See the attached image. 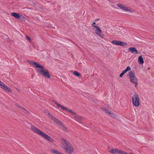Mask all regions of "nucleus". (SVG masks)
Wrapping results in <instances>:
<instances>
[{"label":"nucleus","instance_id":"15","mask_svg":"<svg viewBox=\"0 0 154 154\" xmlns=\"http://www.w3.org/2000/svg\"><path fill=\"white\" fill-rule=\"evenodd\" d=\"M138 62L140 64H143L144 62L142 56H140L138 58Z\"/></svg>","mask_w":154,"mask_h":154},{"label":"nucleus","instance_id":"23","mask_svg":"<svg viewBox=\"0 0 154 154\" xmlns=\"http://www.w3.org/2000/svg\"><path fill=\"white\" fill-rule=\"evenodd\" d=\"M127 44L126 43L123 42L122 41H120L119 45L124 46L127 45Z\"/></svg>","mask_w":154,"mask_h":154},{"label":"nucleus","instance_id":"42","mask_svg":"<svg viewBox=\"0 0 154 154\" xmlns=\"http://www.w3.org/2000/svg\"><path fill=\"white\" fill-rule=\"evenodd\" d=\"M96 131H98V132H99V131H97V130H95Z\"/></svg>","mask_w":154,"mask_h":154},{"label":"nucleus","instance_id":"7","mask_svg":"<svg viewBox=\"0 0 154 154\" xmlns=\"http://www.w3.org/2000/svg\"><path fill=\"white\" fill-rule=\"evenodd\" d=\"M116 5L119 8L123 10L124 11H128L131 12H132V11H131L129 9L127 8L124 5H123L121 4H117Z\"/></svg>","mask_w":154,"mask_h":154},{"label":"nucleus","instance_id":"17","mask_svg":"<svg viewBox=\"0 0 154 154\" xmlns=\"http://www.w3.org/2000/svg\"><path fill=\"white\" fill-rule=\"evenodd\" d=\"M74 118L75 120L79 121L81 120L82 117L79 115H77L74 116Z\"/></svg>","mask_w":154,"mask_h":154},{"label":"nucleus","instance_id":"27","mask_svg":"<svg viewBox=\"0 0 154 154\" xmlns=\"http://www.w3.org/2000/svg\"><path fill=\"white\" fill-rule=\"evenodd\" d=\"M26 38L27 40H28L30 42H31V39L28 35H26Z\"/></svg>","mask_w":154,"mask_h":154},{"label":"nucleus","instance_id":"18","mask_svg":"<svg viewBox=\"0 0 154 154\" xmlns=\"http://www.w3.org/2000/svg\"><path fill=\"white\" fill-rule=\"evenodd\" d=\"M60 126L61 127V128H62L64 131L66 132H68V130L65 125H63V123H62V124H61Z\"/></svg>","mask_w":154,"mask_h":154},{"label":"nucleus","instance_id":"5","mask_svg":"<svg viewBox=\"0 0 154 154\" xmlns=\"http://www.w3.org/2000/svg\"><path fill=\"white\" fill-rule=\"evenodd\" d=\"M11 15L16 18L22 21H25L26 18L22 15L15 12L11 13Z\"/></svg>","mask_w":154,"mask_h":154},{"label":"nucleus","instance_id":"35","mask_svg":"<svg viewBox=\"0 0 154 154\" xmlns=\"http://www.w3.org/2000/svg\"><path fill=\"white\" fill-rule=\"evenodd\" d=\"M23 109V110L25 111V110H26V109H25L24 108H23V109Z\"/></svg>","mask_w":154,"mask_h":154},{"label":"nucleus","instance_id":"1","mask_svg":"<svg viewBox=\"0 0 154 154\" xmlns=\"http://www.w3.org/2000/svg\"><path fill=\"white\" fill-rule=\"evenodd\" d=\"M28 62L35 68L36 71L40 74H42L45 77H50L48 70L45 69L43 66L39 64L38 63L32 61H28Z\"/></svg>","mask_w":154,"mask_h":154},{"label":"nucleus","instance_id":"34","mask_svg":"<svg viewBox=\"0 0 154 154\" xmlns=\"http://www.w3.org/2000/svg\"><path fill=\"white\" fill-rule=\"evenodd\" d=\"M48 112H49L47 110L45 111V113H48Z\"/></svg>","mask_w":154,"mask_h":154},{"label":"nucleus","instance_id":"29","mask_svg":"<svg viewBox=\"0 0 154 154\" xmlns=\"http://www.w3.org/2000/svg\"><path fill=\"white\" fill-rule=\"evenodd\" d=\"M92 26L94 28H96V29L98 27V26H97L96 25H92Z\"/></svg>","mask_w":154,"mask_h":154},{"label":"nucleus","instance_id":"38","mask_svg":"<svg viewBox=\"0 0 154 154\" xmlns=\"http://www.w3.org/2000/svg\"><path fill=\"white\" fill-rule=\"evenodd\" d=\"M16 106H17V105H16ZM17 106L19 108V106H20L18 105H17Z\"/></svg>","mask_w":154,"mask_h":154},{"label":"nucleus","instance_id":"21","mask_svg":"<svg viewBox=\"0 0 154 154\" xmlns=\"http://www.w3.org/2000/svg\"><path fill=\"white\" fill-rule=\"evenodd\" d=\"M56 105H57V106L58 107V108H59V107H61V109H62L64 110L65 107L64 106H63L61 105V104H59V103H56Z\"/></svg>","mask_w":154,"mask_h":154},{"label":"nucleus","instance_id":"25","mask_svg":"<svg viewBox=\"0 0 154 154\" xmlns=\"http://www.w3.org/2000/svg\"><path fill=\"white\" fill-rule=\"evenodd\" d=\"M64 110H66L69 112L71 113L72 112V110L71 109H69L67 108H66L65 107Z\"/></svg>","mask_w":154,"mask_h":154},{"label":"nucleus","instance_id":"39","mask_svg":"<svg viewBox=\"0 0 154 154\" xmlns=\"http://www.w3.org/2000/svg\"><path fill=\"white\" fill-rule=\"evenodd\" d=\"M149 69H150V68L149 67H148L147 68V69H148V70Z\"/></svg>","mask_w":154,"mask_h":154},{"label":"nucleus","instance_id":"24","mask_svg":"<svg viewBox=\"0 0 154 154\" xmlns=\"http://www.w3.org/2000/svg\"><path fill=\"white\" fill-rule=\"evenodd\" d=\"M100 109L102 110L103 111H104L106 113L108 114V112H109V110L108 109H106L105 108H104L102 107H100Z\"/></svg>","mask_w":154,"mask_h":154},{"label":"nucleus","instance_id":"10","mask_svg":"<svg viewBox=\"0 0 154 154\" xmlns=\"http://www.w3.org/2000/svg\"><path fill=\"white\" fill-rule=\"evenodd\" d=\"M131 69V68L129 66H128L127 68L123 71L121 74L120 75L119 77H122L123 75L128 71Z\"/></svg>","mask_w":154,"mask_h":154},{"label":"nucleus","instance_id":"11","mask_svg":"<svg viewBox=\"0 0 154 154\" xmlns=\"http://www.w3.org/2000/svg\"><path fill=\"white\" fill-rule=\"evenodd\" d=\"M128 50L129 51H130L131 52L132 54H138V53L137 50L135 48H128Z\"/></svg>","mask_w":154,"mask_h":154},{"label":"nucleus","instance_id":"40","mask_svg":"<svg viewBox=\"0 0 154 154\" xmlns=\"http://www.w3.org/2000/svg\"><path fill=\"white\" fill-rule=\"evenodd\" d=\"M48 79H50V77H49V78H47Z\"/></svg>","mask_w":154,"mask_h":154},{"label":"nucleus","instance_id":"2","mask_svg":"<svg viewBox=\"0 0 154 154\" xmlns=\"http://www.w3.org/2000/svg\"><path fill=\"white\" fill-rule=\"evenodd\" d=\"M31 130L37 134L41 136L46 140L51 142L54 143V140L52 138L36 128L35 126L32 125L31 126Z\"/></svg>","mask_w":154,"mask_h":154},{"label":"nucleus","instance_id":"20","mask_svg":"<svg viewBox=\"0 0 154 154\" xmlns=\"http://www.w3.org/2000/svg\"><path fill=\"white\" fill-rule=\"evenodd\" d=\"M120 41L117 40H113L111 42V43L113 45H119Z\"/></svg>","mask_w":154,"mask_h":154},{"label":"nucleus","instance_id":"19","mask_svg":"<svg viewBox=\"0 0 154 154\" xmlns=\"http://www.w3.org/2000/svg\"><path fill=\"white\" fill-rule=\"evenodd\" d=\"M50 152L51 153L54 154H61V153L59 152L57 150L54 149H51Z\"/></svg>","mask_w":154,"mask_h":154},{"label":"nucleus","instance_id":"33","mask_svg":"<svg viewBox=\"0 0 154 154\" xmlns=\"http://www.w3.org/2000/svg\"><path fill=\"white\" fill-rule=\"evenodd\" d=\"M19 108H20V109H23V107H22V106H19Z\"/></svg>","mask_w":154,"mask_h":154},{"label":"nucleus","instance_id":"6","mask_svg":"<svg viewBox=\"0 0 154 154\" xmlns=\"http://www.w3.org/2000/svg\"><path fill=\"white\" fill-rule=\"evenodd\" d=\"M109 152L110 153L112 154H117L118 153L119 154H127L128 153L125 152L124 151L120 150L117 148H113Z\"/></svg>","mask_w":154,"mask_h":154},{"label":"nucleus","instance_id":"28","mask_svg":"<svg viewBox=\"0 0 154 154\" xmlns=\"http://www.w3.org/2000/svg\"><path fill=\"white\" fill-rule=\"evenodd\" d=\"M49 118L50 119L52 120V119H53L55 117H54V116L53 115H51L49 117Z\"/></svg>","mask_w":154,"mask_h":154},{"label":"nucleus","instance_id":"22","mask_svg":"<svg viewBox=\"0 0 154 154\" xmlns=\"http://www.w3.org/2000/svg\"><path fill=\"white\" fill-rule=\"evenodd\" d=\"M73 73L76 76L79 77L80 76H82V75H81L80 73L77 71H74Z\"/></svg>","mask_w":154,"mask_h":154},{"label":"nucleus","instance_id":"12","mask_svg":"<svg viewBox=\"0 0 154 154\" xmlns=\"http://www.w3.org/2000/svg\"><path fill=\"white\" fill-rule=\"evenodd\" d=\"M8 86L5 85L3 82L0 81V87L2 89L6 91Z\"/></svg>","mask_w":154,"mask_h":154},{"label":"nucleus","instance_id":"8","mask_svg":"<svg viewBox=\"0 0 154 154\" xmlns=\"http://www.w3.org/2000/svg\"><path fill=\"white\" fill-rule=\"evenodd\" d=\"M131 82L135 84V87H136L137 85V78H129Z\"/></svg>","mask_w":154,"mask_h":154},{"label":"nucleus","instance_id":"31","mask_svg":"<svg viewBox=\"0 0 154 154\" xmlns=\"http://www.w3.org/2000/svg\"><path fill=\"white\" fill-rule=\"evenodd\" d=\"M25 111H26V112L25 113L26 114H29L30 113L29 112L26 110H25Z\"/></svg>","mask_w":154,"mask_h":154},{"label":"nucleus","instance_id":"44","mask_svg":"<svg viewBox=\"0 0 154 154\" xmlns=\"http://www.w3.org/2000/svg\"><path fill=\"white\" fill-rule=\"evenodd\" d=\"M61 154H62L61 153Z\"/></svg>","mask_w":154,"mask_h":154},{"label":"nucleus","instance_id":"26","mask_svg":"<svg viewBox=\"0 0 154 154\" xmlns=\"http://www.w3.org/2000/svg\"><path fill=\"white\" fill-rule=\"evenodd\" d=\"M5 91L8 92L9 93L12 92V90L10 88L8 87V88L7 89V90L6 91Z\"/></svg>","mask_w":154,"mask_h":154},{"label":"nucleus","instance_id":"9","mask_svg":"<svg viewBox=\"0 0 154 154\" xmlns=\"http://www.w3.org/2000/svg\"><path fill=\"white\" fill-rule=\"evenodd\" d=\"M95 32L96 34L98 35L100 37H103V35L101 34L102 31L99 26L96 29Z\"/></svg>","mask_w":154,"mask_h":154},{"label":"nucleus","instance_id":"43","mask_svg":"<svg viewBox=\"0 0 154 154\" xmlns=\"http://www.w3.org/2000/svg\"><path fill=\"white\" fill-rule=\"evenodd\" d=\"M18 91H20L19 90H18Z\"/></svg>","mask_w":154,"mask_h":154},{"label":"nucleus","instance_id":"14","mask_svg":"<svg viewBox=\"0 0 154 154\" xmlns=\"http://www.w3.org/2000/svg\"><path fill=\"white\" fill-rule=\"evenodd\" d=\"M108 114L109 116L114 119H116L117 118L116 115L113 112H108Z\"/></svg>","mask_w":154,"mask_h":154},{"label":"nucleus","instance_id":"36","mask_svg":"<svg viewBox=\"0 0 154 154\" xmlns=\"http://www.w3.org/2000/svg\"><path fill=\"white\" fill-rule=\"evenodd\" d=\"M95 24V22H94V23H93L92 24V25H94V24Z\"/></svg>","mask_w":154,"mask_h":154},{"label":"nucleus","instance_id":"32","mask_svg":"<svg viewBox=\"0 0 154 154\" xmlns=\"http://www.w3.org/2000/svg\"><path fill=\"white\" fill-rule=\"evenodd\" d=\"M52 101L54 103L56 104V103H58L56 101H55L54 100H52Z\"/></svg>","mask_w":154,"mask_h":154},{"label":"nucleus","instance_id":"16","mask_svg":"<svg viewBox=\"0 0 154 154\" xmlns=\"http://www.w3.org/2000/svg\"><path fill=\"white\" fill-rule=\"evenodd\" d=\"M128 75L129 77H134L135 72L134 70H131L128 73Z\"/></svg>","mask_w":154,"mask_h":154},{"label":"nucleus","instance_id":"41","mask_svg":"<svg viewBox=\"0 0 154 154\" xmlns=\"http://www.w3.org/2000/svg\"><path fill=\"white\" fill-rule=\"evenodd\" d=\"M130 154H133V153H130Z\"/></svg>","mask_w":154,"mask_h":154},{"label":"nucleus","instance_id":"4","mask_svg":"<svg viewBox=\"0 0 154 154\" xmlns=\"http://www.w3.org/2000/svg\"><path fill=\"white\" fill-rule=\"evenodd\" d=\"M140 99L138 95L136 93L132 97V102L133 105L135 106H138L140 105Z\"/></svg>","mask_w":154,"mask_h":154},{"label":"nucleus","instance_id":"30","mask_svg":"<svg viewBox=\"0 0 154 154\" xmlns=\"http://www.w3.org/2000/svg\"><path fill=\"white\" fill-rule=\"evenodd\" d=\"M71 113L74 115H76V113L75 112L73 111H72Z\"/></svg>","mask_w":154,"mask_h":154},{"label":"nucleus","instance_id":"3","mask_svg":"<svg viewBox=\"0 0 154 154\" xmlns=\"http://www.w3.org/2000/svg\"><path fill=\"white\" fill-rule=\"evenodd\" d=\"M62 141H63L65 144L66 146H65L63 149L65 150L66 152L71 154L74 151V148L72 147V145L67 140L64 138L61 139Z\"/></svg>","mask_w":154,"mask_h":154},{"label":"nucleus","instance_id":"13","mask_svg":"<svg viewBox=\"0 0 154 154\" xmlns=\"http://www.w3.org/2000/svg\"><path fill=\"white\" fill-rule=\"evenodd\" d=\"M52 120L56 123L57 124V125H60L62 122L59 121L58 119L56 118L55 117L54 118L52 119Z\"/></svg>","mask_w":154,"mask_h":154},{"label":"nucleus","instance_id":"37","mask_svg":"<svg viewBox=\"0 0 154 154\" xmlns=\"http://www.w3.org/2000/svg\"><path fill=\"white\" fill-rule=\"evenodd\" d=\"M48 115L50 116V115H51V114H50V113H49V112H48Z\"/></svg>","mask_w":154,"mask_h":154}]
</instances>
